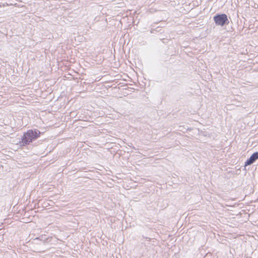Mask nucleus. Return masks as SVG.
Listing matches in <instances>:
<instances>
[{
	"mask_svg": "<svg viewBox=\"0 0 258 258\" xmlns=\"http://www.w3.org/2000/svg\"><path fill=\"white\" fill-rule=\"evenodd\" d=\"M40 132L37 130H28L26 133H24L22 138L21 144L23 146L29 144L31 142L36 140L39 137Z\"/></svg>",
	"mask_w": 258,
	"mask_h": 258,
	"instance_id": "1",
	"label": "nucleus"
},
{
	"mask_svg": "<svg viewBox=\"0 0 258 258\" xmlns=\"http://www.w3.org/2000/svg\"><path fill=\"white\" fill-rule=\"evenodd\" d=\"M214 20L217 25L223 26L229 22L227 16L225 14H218L214 17Z\"/></svg>",
	"mask_w": 258,
	"mask_h": 258,
	"instance_id": "2",
	"label": "nucleus"
},
{
	"mask_svg": "<svg viewBox=\"0 0 258 258\" xmlns=\"http://www.w3.org/2000/svg\"><path fill=\"white\" fill-rule=\"evenodd\" d=\"M258 159V152H255L252 154L249 159L245 163V166L251 165Z\"/></svg>",
	"mask_w": 258,
	"mask_h": 258,
	"instance_id": "3",
	"label": "nucleus"
}]
</instances>
